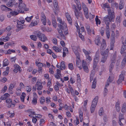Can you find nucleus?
<instances>
[{"instance_id": "obj_47", "label": "nucleus", "mask_w": 126, "mask_h": 126, "mask_svg": "<svg viewBox=\"0 0 126 126\" xmlns=\"http://www.w3.org/2000/svg\"><path fill=\"white\" fill-rule=\"evenodd\" d=\"M104 31L105 28L103 27H102L100 30V32L102 36H103L104 35Z\"/></svg>"}, {"instance_id": "obj_20", "label": "nucleus", "mask_w": 126, "mask_h": 126, "mask_svg": "<svg viewBox=\"0 0 126 126\" xmlns=\"http://www.w3.org/2000/svg\"><path fill=\"white\" fill-rule=\"evenodd\" d=\"M52 22L53 25L54 27L55 28H56L57 26V23L55 16L53 15H52L51 16Z\"/></svg>"}, {"instance_id": "obj_41", "label": "nucleus", "mask_w": 126, "mask_h": 126, "mask_svg": "<svg viewBox=\"0 0 126 126\" xmlns=\"http://www.w3.org/2000/svg\"><path fill=\"white\" fill-rule=\"evenodd\" d=\"M95 20L96 22V24L97 26L98 24H100L101 23V22L99 19L98 18V16H97L96 17Z\"/></svg>"}, {"instance_id": "obj_51", "label": "nucleus", "mask_w": 126, "mask_h": 126, "mask_svg": "<svg viewBox=\"0 0 126 126\" xmlns=\"http://www.w3.org/2000/svg\"><path fill=\"white\" fill-rule=\"evenodd\" d=\"M32 102L33 104H36L37 103V98L35 97H33Z\"/></svg>"}, {"instance_id": "obj_27", "label": "nucleus", "mask_w": 126, "mask_h": 126, "mask_svg": "<svg viewBox=\"0 0 126 126\" xmlns=\"http://www.w3.org/2000/svg\"><path fill=\"white\" fill-rule=\"evenodd\" d=\"M15 2V0H10L7 4V5L8 7L12 6L14 5Z\"/></svg>"}, {"instance_id": "obj_31", "label": "nucleus", "mask_w": 126, "mask_h": 126, "mask_svg": "<svg viewBox=\"0 0 126 126\" xmlns=\"http://www.w3.org/2000/svg\"><path fill=\"white\" fill-rule=\"evenodd\" d=\"M97 80L96 78L94 79L93 81L92 85V88L94 89L96 86Z\"/></svg>"}, {"instance_id": "obj_55", "label": "nucleus", "mask_w": 126, "mask_h": 126, "mask_svg": "<svg viewBox=\"0 0 126 126\" xmlns=\"http://www.w3.org/2000/svg\"><path fill=\"white\" fill-rule=\"evenodd\" d=\"M124 117L123 114H119V121H121L122 119H124Z\"/></svg>"}, {"instance_id": "obj_35", "label": "nucleus", "mask_w": 126, "mask_h": 126, "mask_svg": "<svg viewBox=\"0 0 126 126\" xmlns=\"http://www.w3.org/2000/svg\"><path fill=\"white\" fill-rule=\"evenodd\" d=\"M124 4L123 3V0H120L119 5V8L120 9H121L124 7Z\"/></svg>"}, {"instance_id": "obj_8", "label": "nucleus", "mask_w": 126, "mask_h": 126, "mask_svg": "<svg viewBox=\"0 0 126 126\" xmlns=\"http://www.w3.org/2000/svg\"><path fill=\"white\" fill-rule=\"evenodd\" d=\"M82 6L83 11L84 12V15L87 19L89 18L88 9L86 5L85 4L83 3H82Z\"/></svg>"}, {"instance_id": "obj_13", "label": "nucleus", "mask_w": 126, "mask_h": 126, "mask_svg": "<svg viewBox=\"0 0 126 126\" xmlns=\"http://www.w3.org/2000/svg\"><path fill=\"white\" fill-rule=\"evenodd\" d=\"M83 51L85 55L86 59L89 61V62H91L92 61V59L91 56L89 55L90 53L84 49H83Z\"/></svg>"}, {"instance_id": "obj_59", "label": "nucleus", "mask_w": 126, "mask_h": 126, "mask_svg": "<svg viewBox=\"0 0 126 126\" xmlns=\"http://www.w3.org/2000/svg\"><path fill=\"white\" fill-rule=\"evenodd\" d=\"M107 37L108 39H109L110 36V31H106Z\"/></svg>"}, {"instance_id": "obj_16", "label": "nucleus", "mask_w": 126, "mask_h": 126, "mask_svg": "<svg viewBox=\"0 0 126 126\" xmlns=\"http://www.w3.org/2000/svg\"><path fill=\"white\" fill-rule=\"evenodd\" d=\"M17 28L20 30L25 28V25L22 24L21 22L19 21H17Z\"/></svg>"}, {"instance_id": "obj_44", "label": "nucleus", "mask_w": 126, "mask_h": 126, "mask_svg": "<svg viewBox=\"0 0 126 126\" xmlns=\"http://www.w3.org/2000/svg\"><path fill=\"white\" fill-rule=\"evenodd\" d=\"M30 37L32 40L34 41H36L37 38V36L33 35H31Z\"/></svg>"}, {"instance_id": "obj_50", "label": "nucleus", "mask_w": 126, "mask_h": 126, "mask_svg": "<svg viewBox=\"0 0 126 126\" xmlns=\"http://www.w3.org/2000/svg\"><path fill=\"white\" fill-rule=\"evenodd\" d=\"M40 101L41 104H43L45 101V99L44 97H41L40 99Z\"/></svg>"}, {"instance_id": "obj_33", "label": "nucleus", "mask_w": 126, "mask_h": 126, "mask_svg": "<svg viewBox=\"0 0 126 126\" xmlns=\"http://www.w3.org/2000/svg\"><path fill=\"white\" fill-rule=\"evenodd\" d=\"M53 49L57 52H61V50L59 47L54 46L53 47Z\"/></svg>"}, {"instance_id": "obj_38", "label": "nucleus", "mask_w": 126, "mask_h": 126, "mask_svg": "<svg viewBox=\"0 0 126 126\" xmlns=\"http://www.w3.org/2000/svg\"><path fill=\"white\" fill-rule=\"evenodd\" d=\"M10 14L11 15L13 16H15L18 14V12L15 11H11L10 12Z\"/></svg>"}, {"instance_id": "obj_34", "label": "nucleus", "mask_w": 126, "mask_h": 126, "mask_svg": "<svg viewBox=\"0 0 126 126\" xmlns=\"http://www.w3.org/2000/svg\"><path fill=\"white\" fill-rule=\"evenodd\" d=\"M122 112L123 113L125 112L126 111V104L124 103L121 109Z\"/></svg>"}, {"instance_id": "obj_5", "label": "nucleus", "mask_w": 126, "mask_h": 126, "mask_svg": "<svg viewBox=\"0 0 126 126\" xmlns=\"http://www.w3.org/2000/svg\"><path fill=\"white\" fill-rule=\"evenodd\" d=\"M98 96H96L93 100L90 108V111L91 113H93L94 111L95 107L98 102Z\"/></svg>"}, {"instance_id": "obj_37", "label": "nucleus", "mask_w": 126, "mask_h": 126, "mask_svg": "<svg viewBox=\"0 0 126 126\" xmlns=\"http://www.w3.org/2000/svg\"><path fill=\"white\" fill-rule=\"evenodd\" d=\"M107 57L104 56H102L101 59V61L100 62V64H101V63H104L106 61Z\"/></svg>"}, {"instance_id": "obj_48", "label": "nucleus", "mask_w": 126, "mask_h": 126, "mask_svg": "<svg viewBox=\"0 0 126 126\" xmlns=\"http://www.w3.org/2000/svg\"><path fill=\"white\" fill-rule=\"evenodd\" d=\"M77 85L78 87H80L81 86V79H77Z\"/></svg>"}, {"instance_id": "obj_63", "label": "nucleus", "mask_w": 126, "mask_h": 126, "mask_svg": "<svg viewBox=\"0 0 126 126\" xmlns=\"http://www.w3.org/2000/svg\"><path fill=\"white\" fill-rule=\"evenodd\" d=\"M79 37L82 40H84V36L82 35L81 33H80V32H79Z\"/></svg>"}, {"instance_id": "obj_45", "label": "nucleus", "mask_w": 126, "mask_h": 126, "mask_svg": "<svg viewBox=\"0 0 126 126\" xmlns=\"http://www.w3.org/2000/svg\"><path fill=\"white\" fill-rule=\"evenodd\" d=\"M83 113L82 112H81L80 113H79V117L80 121L81 122H82L83 119Z\"/></svg>"}, {"instance_id": "obj_56", "label": "nucleus", "mask_w": 126, "mask_h": 126, "mask_svg": "<svg viewBox=\"0 0 126 126\" xmlns=\"http://www.w3.org/2000/svg\"><path fill=\"white\" fill-rule=\"evenodd\" d=\"M7 89V87L6 85L4 86L3 88L1 90V92L3 93L5 92Z\"/></svg>"}, {"instance_id": "obj_10", "label": "nucleus", "mask_w": 126, "mask_h": 126, "mask_svg": "<svg viewBox=\"0 0 126 126\" xmlns=\"http://www.w3.org/2000/svg\"><path fill=\"white\" fill-rule=\"evenodd\" d=\"M80 10H79L78 11L74 12L75 15L77 19H80L82 20H83L84 18L82 13Z\"/></svg>"}, {"instance_id": "obj_3", "label": "nucleus", "mask_w": 126, "mask_h": 126, "mask_svg": "<svg viewBox=\"0 0 126 126\" xmlns=\"http://www.w3.org/2000/svg\"><path fill=\"white\" fill-rule=\"evenodd\" d=\"M109 16H107L103 18L104 22L106 24L108 25L110 23L111 21L113 19L114 17V13H108Z\"/></svg>"}, {"instance_id": "obj_24", "label": "nucleus", "mask_w": 126, "mask_h": 126, "mask_svg": "<svg viewBox=\"0 0 126 126\" xmlns=\"http://www.w3.org/2000/svg\"><path fill=\"white\" fill-rule=\"evenodd\" d=\"M65 16L68 22L70 24H71L72 22V18L68 13H66Z\"/></svg>"}, {"instance_id": "obj_40", "label": "nucleus", "mask_w": 126, "mask_h": 126, "mask_svg": "<svg viewBox=\"0 0 126 126\" xmlns=\"http://www.w3.org/2000/svg\"><path fill=\"white\" fill-rule=\"evenodd\" d=\"M9 64V62L7 59H5L3 61V66H5L8 65Z\"/></svg>"}, {"instance_id": "obj_19", "label": "nucleus", "mask_w": 126, "mask_h": 126, "mask_svg": "<svg viewBox=\"0 0 126 126\" xmlns=\"http://www.w3.org/2000/svg\"><path fill=\"white\" fill-rule=\"evenodd\" d=\"M104 6L107 8H108V13H109L110 14V13H112V12H114L113 11H112L110 9V7L108 3H106L103 4Z\"/></svg>"}, {"instance_id": "obj_11", "label": "nucleus", "mask_w": 126, "mask_h": 126, "mask_svg": "<svg viewBox=\"0 0 126 126\" xmlns=\"http://www.w3.org/2000/svg\"><path fill=\"white\" fill-rule=\"evenodd\" d=\"M112 80L111 79L110 80V76L108 79L107 83L105 85V87L104 88V94L105 96H106L108 92V90L106 88V87H108L109 85L110 82H112Z\"/></svg>"}, {"instance_id": "obj_49", "label": "nucleus", "mask_w": 126, "mask_h": 126, "mask_svg": "<svg viewBox=\"0 0 126 126\" xmlns=\"http://www.w3.org/2000/svg\"><path fill=\"white\" fill-rule=\"evenodd\" d=\"M62 28H63L61 29L62 30H65L64 31V33L66 35L68 34V29H67V27L66 26V28H63V27H62Z\"/></svg>"}, {"instance_id": "obj_30", "label": "nucleus", "mask_w": 126, "mask_h": 126, "mask_svg": "<svg viewBox=\"0 0 126 126\" xmlns=\"http://www.w3.org/2000/svg\"><path fill=\"white\" fill-rule=\"evenodd\" d=\"M86 28L87 32L89 34H90L91 30L90 26L88 24H86Z\"/></svg>"}, {"instance_id": "obj_15", "label": "nucleus", "mask_w": 126, "mask_h": 126, "mask_svg": "<svg viewBox=\"0 0 126 126\" xmlns=\"http://www.w3.org/2000/svg\"><path fill=\"white\" fill-rule=\"evenodd\" d=\"M110 41V50H111L113 49L114 46V44L115 42V38L114 36H111Z\"/></svg>"}, {"instance_id": "obj_32", "label": "nucleus", "mask_w": 126, "mask_h": 126, "mask_svg": "<svg viewBox=\"0 0 126 126\" xmlns=\"http://www.w3.org/2000/svg\"><path fill=\"white\" fill-rule=\"evenodd\" d=\"M53 4L54 7L56 10H58L59 6L58 5V2L56 0H54V1Z\"/></svg>"}, {"instance_id": "obj_14", "label": "nucleus", "mask_w": 126, "mask_h": 126, "mask_svg": "<svg viewBox=\"0 0 126 126\" xmlns=\"http://www.w3.org/2000/svg\"><path fill=\"white\" fill-rule=\"evenodd\" d=\"M6 102L7 103V106L8 107L10 108L11 107H14V105L12 103V99L8 98L7 99Z\"/></svg>"}, {"instance_id": "obj_53", "label": "nucleus", "mask_w": 126, "mask_h": 126, "mask_svg": "<svg viewBox=\"0 0 126 126\" xmlns=\"http://www.w3.org/2000/svg\"><path fill=\"white\" fill-rule=\"evenodd\" d=\"M14 67L16 69L20 71V67L18 65L16 64L14 65Z\"/></svg>"}, {"instance_id": "obj_4", "label": "nucleus", "mask_w": 126, "mask_h": 126, "mask_svg": "<svg viewBox=\"0 0 126 126\" xmlns=\"http://www.w3.org/2000/svg\"><path fill=\"white\" fill-rule=\"evenodd\" d=\"M99 51H98L96 52L93 59V68L95 70L100 59Z\"/></svg>"}, {"instance_id": "obj_54", "label": "nucleus", "mask_w": 126, "mask_h": 126, "mask_svg": "<svg viewBox=\"0 0 126 126\" xmlns=\"http://www.w3.org/2000/svg\"><path fill=\"white\" fill-rule=\"evenodd\" d=\"M61 65L62 67L64 69H65V63L64 61L62 62L61 63Z\"/></svg>"}, {"instance_id": "obj_2", "label": "nucleus", "mask_w": 126, "mask_h": 126, "mask_svg": "<svg viewBox=\"0 0 126 126\" xmlns=\"http://www.w3.org/2000/svg\"><path fill=\"white\" fill-rule=\"evenodd\" d=\"M18 12L23 13H24V11H28L29 9L27 8H26V5L23 2L22 0H18Z\"/></svg>"}, {"instance_id": "obj_58", "label": "nucleus", "mask_w": 126, "mask_h": 126, "mask_svg": "<svg viewBox=\"0 0 126 126\" xmlns=\"http://www.w3.org/2000/svg\"><path fill=\"white\" fill-rule=\"evenodd\" d=\"M14 87V85L12 84H11L9 86V91H12L13 89V88Z\"/></svg>"}, {"instance_id": "obj_61", "label": "nucleus", "mask_w": 126, "mask_h": 126, "mask_svg": "<svg viewBox=\"0 0 126 126\" xmlns=\"http://www.w3.org/2000/svg\"><path fill=\"white\" fill-rule=\"evenodd\" d=\"M94 74L92 72L90 76V81L91 82L92 81L93 79V77L94 76Z\"/></svg>"}, {"instance_id": "obj_1", "label": "nucleus", "mask_w": 126, "mask_h": 126, "mask_svg": "<svg viewBox=\"0 0 126 126\" xmlns=\"http://www.w3.org/2000/svg\"><path fill=\"white\" fill-rule=\"evenodd\" d=\"M123 45L120 51V53L122 56L124 57L121 63V67L123 68L125 66L126 63V52L125 51L126 49V45Z\"/></svg>"}, {"instance_id": "obj_9", "label": "nucleus", "mask_w": 126, "mask_h": 126, "mask_svg": "<svg viewBox=\"0 0 126 126\" xmlns=\"http://www.w3.org/2000/svg\"><path fill=\"white\" fill-rule=\"evenodd\" d=\"M73 50L78 58L79 57V52L80 50V48L79 46H73L72 47Z\"/></svg>"}, {"instance_id": "obj_36", "label": "nucleus", "mask_w": 126, "mask_h": 126, "mask_svg": "<svg viewBox=\"0 0 126 126\" xmlns=\"http://www.w3.org/2000/svg\"><path fill=\"white\" fill-rule=\"evenodd\" d=\"M33 110L32 109H29L25 110V111L26 112H28L29 113H31L32 114L36 115V114L35 113V112L33 111Z\"/></svg>"}, {"instance_id": "obj_21", "label": "nucleus", "mask_w": 126, "mask_h": 126, "mask_svg": "<svg viewBox=\"0 0 126 126\" xmlns=\"http://www.w3.org/2000/svg\"><path fill=\"white\" fill-rule=\"evenodd\" d=\"M1 10L3 11H9L11 10V9L4 5H2L0 6Z\"/></svg>"}, {"instance_id": "obj_57", "label": "nucleus", "mask_w": 126, "mask_h": 126, "mask_svg": "<svg viewBox=\"0 0 126 126\" xmlns=\"http://www.w3.org/2000/svg\"><path fill=\"white\" fill-rule=\"evenodd\" d=\"M33 17L32 16H31L29 17H27L25 18V19L28 22H30L31 19Z\"/></svg>"}, {"instance_id": "obj_23", "label": "nucleus", "mask_w": 126, "mask_h": 126, "mask_svg": "<svg viewBox=\"0 0 126 126\" xmlns=\"http://www.w3.org/2000/svg\"><path fill=\"white\" fill-rule=\"evenodd\" d=\"M108 52L109 50L108 48H107L104 52L101 51V54L102 56L107 57L108 56Z\"/></svg>"}, {"instance_id": "obj_7", "label": "nucleus", "mask_w": 126, "mask_h": 126, "mask_svg": "<svg viewBox=\"0 0 126 126\" xmlns=\"http://www.w3.org/2000/svg\"><path fill=\"white\" fill-rule=\"evenodd\" d=\"M57 21L60 24L58 25L59 28L60 29H62L63 28H66V25L65 22L63 21L62 19L60 17H58Z\"/></svg>"}, {"instance_id": "obj_42", "label": "nucleus", "mask_w": 126, "mask_h": 126, "mask_svg": "<svg viewBox=\"0 0 126 126\" xmlns=\"http://www.w3.org/2000/svg\"><path fill=\"white\" fill-rule=\"evenodd\" d=\"M114 65V64L111 63L109 67V70L110 72L112 70L113 68Z\"/></svg>"}, {"instance_id": "obj_46", "label": "nucleus", "mask_w": 126, "mask_h": 126, "mask_svg": "<svg viewBox=\"0 0 126 126\" xmlns=\"http://www.w3.org/2000/svg\"><path fill=\"white\" fill-rule=\"evenodd\" d=\"M103 110L102 108H101L99 111V114L100 116H102V115L103 113Z\"/></svg>"}, {"instance_id": "obj_60", "label": "nucleus", "mask_w": 126, "mask_h": 126, "mask_svg": "<svg viewBox=\"0 0 126 126\" xmlns=\"http://www.w3.org/2000/svg\"><path fill=\"white\" fill-rule=\"evenodd\" d=\"M41 20L42 22L44 25H46V18L41 19Z\"/></svg>"}, {"instance_id": "obj_64", "label": "nucleus", "mask_w": 126, "mask_h": 126, "mask_svg": "<svg viewBox=\"0 0 126 126\" xmlns=\"http://www.w3.org/2000/svg\"><path fill=\"white\" fill-rule=\"evenodd\" d=\"M21 47L22 49H23L25 51H27L28 50V48L24 46H21Z\"/></svg>"}, {"instance_id": "obj_28", "label": "nucleus", "mask_w": 126, "mask_h": 126, "mask_svg": "<svg viewBox=\"0 0 126 126\" xmlns=\"http://www.w3.org/2000/svg\"><path fill=\"white\" fill-rule=\"evenodd\" d=\"M9 39L10 38L8 36H2L0 39V40L1 41L5 42L8 41Z\"/></svg>"}, {"instance_id": "obj_26", "label": "nucleus", "mask_w": 126, "mask_h": 126, "mask_svg": "<svg viewBox=\"0 0 126 126\" xmlns=\"http://www.w3.org/2000/svg\"><path fill=\"white\" fill-rule=\"evenodd\" d=\"M77 6L78 10H81V5L79 0H74Z\"/></svg>"}, {"instance_id": "obj_52", "label": "nucleus", "mask_w": 126, "mask_h": 126, "mask_svg": "<svg viewBox=\"0 0 126 126\" xmlns=\"http://www.w3.org/2000/svg\"><path fill=\"white\" fill-rule=\"evenodd\" d=\"M31 86H28L26 87V89L27 92H30L31 90Z\"/></svg>"}, {"instance_id": "obj_39", "label": "nucleus", "mask_w": 126, "mask_h": 126, "mask_svg": "<svg viewBox=\"0 0 126 126\" xmlns=\"http://www.w3.org/2000/svg\"><path fill=\"white\" fill-rule=\"evenodd\" d=\"M26 95V94L24 93H23L20 96V99L21 101L23 102H24L25 96Z\"/></svg>"}, {"instance_id": "obj_62", "label": "nucleus", "mask_w": 126, "mask_h": 126, "mask_svg": "<svg viewBox=\"0 0 126 126\" xmlns=\"http://www.w3.org/2000/svg\"><path fill=\"white\" fill-rule=\"evenodd\" d=\"M68 67L69 69L71 70H73L74 69L73 64L72 63H70L68 64Z\"/></svg>"}, {"instance_id": "obj_43", "label": "nucleus", "mask_w": 126, "mask_h": 126, "mask_svg": "<svg viewBox=\"0 0 126 126\" xmlns=\"http://www.w3.org/2000/svg\"><path fill=\"white\" fill-rule=\"evenodd\" d=\"M83 67L84 71L86 73H88L89 72V70L87 65L84 66Z\"/></svg>"}, {"instance_id": "obj_18", "label": "nucleus", "mask_w": 126, "mask_h": 126, "mask_svg": "<svg viewBox=\"0 0 126 126\" xmlns=\"http://www.w3.org/2000/svg\"><path fill=\"white\" fill-rule=\"evenodd\" d=\"M39 23V21L35 19H34L32 20V22L30 25V27H32L37 25Z\"/></svg>"}, {"instance_id": "obj_17", "label": "nucleus", "mask_w": 126, "mask_h": 126, "mask_svg": "<svg viewBox=\"0 0 126 126\" xmlns=\"http://www.w3.org/2000/svg\"><path fill=\"white\" fill-rule=\"evenodd\" d=\"M35 85L37 87V90H41L43 89V86L42 85V83L40 82L37 81Z\"/></svg>"}, {"instance_id": "obj_29", "label": "nucleus", "mask_w": 126, "mask_h": 126, "mask_svg": "<svg viewBox=\"0 0 126 126\" xmlns=\"http://www.w3.org/2000/svg\"><path fill=\"white\" fill-rule=\"evenodd\" d=\"M106 47V42L105 40L103 39L101 47V48L104 49Z\"/></svg>"}, {"instance_id": "obj_12", "label": "nucleus", "mask_w": 126, "mask_h": 126, "mask_svg": "<svg viewBox=\"0 0 126 126\" xmlns=\"http://www.w3.org/2000/svg\"><path fill=\"white\" fill-rule=\"evenodd\" d=\"M126 74V72L125 70H123L122 71L121 74L119 77V84L121 83L124 80V76Z\"/></svg>"}, {"instance_id": "obj_25", "label": "nucleus", "mask_w": 126, "mask_h": 126, "mask_svg": "<svg viewBox=\"0 0 126 126\" xmlns=\"http://www.w3.org/2000/svg\"><path fill=\"white\" fill-rule=\"evenodd\" d=\"M10 96V94L8 93H5L0 97V99L1 100H4L7 99V98L9 97Z\"/></svg>"}, {"instance_id": "obj_22", "label": "nucleus", "mask_w": 126, "mask_h": 126, "mask_svg": "<svg viewBox=\"0 0 126 126\" xmlns=\"http://www.w3.org/2000/svg\"><path fill=\"white\" fill-rule=\"evenodd\" d=\"M100 38L98 36H96L95 40V44L98 46H100L101 44V41L100 40Z\"/></svg>"}, {"instance_id": "obj_6", "label": "nucleus", "mask_w": 126, "mask_h": 126, "mask_svg": "<svg viewBox=\"0 0 126 126\" xmlns=\"http://www.w3.org/2000/svg\"><path fill=\"white\" fill-rule=\"evenodd\" d=\"M35 34L39 38V40L43 42H45L47 40V38L45 35L40 32H36Z\"/></svg>"}]
</instances>
